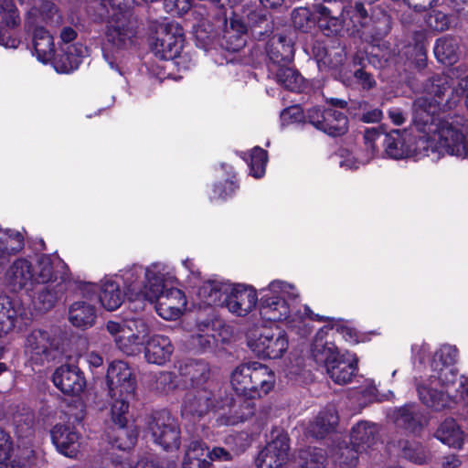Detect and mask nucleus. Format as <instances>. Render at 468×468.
Masks as SVG:
<instances>
[{
	"instance_id": "nucleus-1",
	"label": "nucleus",
	"mask_w": 468,
	"mask_h": 468,
	"mask_svg": "<svg viewBox=\"0 0 468 468\" xmlns=\"http://www.w3.org/2000/svg\"><path fill=\"white\" fill-rule=\"evenodd\" d=\"M451 88L450 77L445 74L432 76L424 85L425 95L417 98L412 106V122L420 133L414 143L406 131L393 130L385 135L386 154L393 159L411 156L439 158L444 154L468 159V125L457 121L438 117L441 100Z\"/></svg>"
},
{
	"instance_id": "nucleus-2",
	"label": "nucleus",
	"mask_w": 468,
	"mask_h": 468,
	"mask_svg": "<svg viewBox=\"0 0 468 468\" xmlns=\"http://www.w3.org/2000/svg\"><path fill=\"white\" fill-rule=\"evenodd\" d=\"M122 278L129 299L138 302L134 310L144 309L146 303H154L159 316L176 320L186 306L185 293L177 288L168 287L172 277L162 263H153L146 269L133 265L126 269Z\"/></svg>"
},
{
	"instance_id": "nucleus-3",
	"label": "nucleus",
	"mask_w": 468,
	"mask_h": 468,
	"mask_svg": "<svg viewBox=\"0 0 468 468\" xmlns=\"http://www.w3.org/2000/svg\"><path fill=\"white\" fill-rule=\"evenodd\" d=\"M213 411L218 413V425H236L254 415L255 403L228 394L218 382L188 391L182 404L183 417L200 418Z\"/></svg>"
},
{
	"instance_id": "nucleus-4",
	"label": "nucleus",
	"mask_w": 468,
	"mask_h": 468,
	"mask_svg": "<svg viewBox=\"0 0 468 468\" xmlns=\"http://www.w3.org/2000/svg\"><path fill=\"white\" fill-rule=\"evenodd\" d=\"M298 292L293 285L282 281L271 282L269 286L261 291L259 311L261 317L270 322H285L289 328L296 331L301 336L311 333L308 320L323 321L325 318L315 314L308 306L304 313L295 310L294 302Z\"/></svg>"
},
{
	"instance_id": "nucleus-5",
	"label": "nucleus",
	"mask_w": 468,
	"mask_h": 468,
	"mask_svg": "<svg viewBox=\"0 0 468 468\" xmlns=\"http://www.w3.org/2000/svg\"><path fill=\"white\" fill-rule=\"evenodd\" d=\"M100 16L107 19L105 48L118 52L128 50L135 44L137 24L128 5L113 3L112 7L101 8Z\"/></svg>"
},
{
	"instance_id": "nucleus-6",
	"label": "nucleus",
	"mask_w": 468,
	"mask_h": 468,
	"mask_svg": "<svg viewBox=\"0 0 468 468\" xmlns=\"http://www.w3.org/2000/svg\"><path fill=\"white\" fill-rule=\"evenodd\" d=\"M230 383L237 394L235 399L251 400L267 395L274 387L275 376L267 366L258 362L238 366L231 373Z\"/></svg>"
},
{
	"instance_id": "nucleus-7",
	"label": "nucleus",
	"mask_w": 468,
	"mask_h": 468,
	"mask_svg": "<svg viewBox=\"0 0 468 468\" xmlns=\"http://www.w3.org/2000/svg\"><path fill=\"white\" fill-rule=\"evenodd\" d=\"M323 329L317 333L312 346V356L317 364H323L332 380L339 385L348 383L357 370L355 354H339L333 346L323 341Z\"/></svg>"
},
{
	"instance_id": "nucleus-8",
	"label": "nucleus",
	"mask_w": 468,
	"mask_h": 468,
	"mask_svg": "<svg viewBox=\"0 0 468 468\" xmlns=\"http://www.w3.org/2000/svg\"><path fill=\"white\" fill-rule=\"evenodd\" d=\"M366 0H355L340 8L346 25V32L349 35L358 34L360 37H371L378 39L385 37L390 30V17L381 14L378 19H373L366 8Z\"/></svg>"
},
{
	"instance_id": "nucleus-9",
	"label": "nucleus",
	"mask_w": 468,
	"mask_h": 468,
	"mask_svg": "<svg viewBox=\"0 0 468 468\" xmlns=\"http://www.w3.org/2000/svg\"><path fill=\"white\" fill-rule=\"evenodd\" d=\"M106 381L113 414L128 412L130 400L136 389V378L132 368L122 360L112 361L107 369Z\"/></svg>"
},
{
	"instance_id": "nucleus-10",
	"label": "nucleus",
	"mask_w": 468,
	"mask_h": 468,
	"mask_svg": "<svg viewBox=\"0 0 468 468\" xmlns=\"http://www.w3.org/2000/svg\"><path fill=\"white\" fill-rule=\"evenodd\" d=\"M106 329L114 338L117 347L127 356H136L149 335V325L143 317H131L122 322L109 321Z\"/></svg>"
},
{
	"instance_id": "nucleus-11",
	"label": "nucleus",
	"mask_w": 468,
	"mask_h": 468,
	"mask_svg": "<svg viewBox=\"0 0 468 468\" xmlns=\"http://www.w3.org/2000/svg\"><path fill=\"white\" fill-rule=\"evenodd\" d=\"M378 440V428L377 424L362 420L353 426L350 432L351 446L346 442L339 443L336 454L340 463L348 467L357 463L358 453L374 446Z\"/></svg>"
},
{
	"instance_id": "nucleus-12",
	"label": "nucleus",
	"mask_w": 468,
	"mask_h": 468,
	"mask_svg": "<svg viewBox=\"0 0 468 468\" xmlns=\"http://www.w3.org/2000/svg\"><path fill=\"white\" fill-rule=\"evenodd\" d=\"M148 431L154 444L164 451L179 449L181 431L177 420L168 410H159L152 414Z\"/></svg>"
},
{
	"instance_id": "nucleus-13",
	"label": "nucleus",
	"mask_w": 468,
	"mask_h": 468,
	"mask_svg": "<svg viewBox=\"0 0 468 468\" xmlns=\"http://www.w3.org/2000/svg\"><path fill=\"white\" fill-rule=\"evenodd\" d=\"M437 386L431 378L418 383L419 398L424 405L437 411L451 408L454 403H461L468 408V378H463L454 397L438 390Z\"/></svg>"
},
{
	"instance_id": "nucleus-14",
	"label": "nucleus",
	"mask_w": 468,
	"mask_h": 468,
	"mask_svg": "<svg viewBox=\"0 0 468 468\" xmlns=\"http://www.w3.org/2000/svg\"><path fill=\"white\" fill-rule=\"evenodd\" d=\"M184 41L182 27L176 22H168L158 27L152 49L162 59H173L180 54Z\"/></svg>"
},
{
	"instance_id": "nucleus-15",
	"label": "nucleus",
	"mask_w": 468,
	"mask_h": 468,
	"mask_svg": "<svg viewBox=\"0 0 468 468\" xmlns=\"http://www.w3.org/2000/svg\"><path fill=\"white\" fill-rule=\"evenodd\" d=\"M258 356L270 359L281 358L288 350V336L281 328H265L260 335L249 343Z\"/></svg>"
},
{
	"instance_id": "nucleus-16",
	"label": "nucleus",
	"mask_w": 468,
	"mask_h": 468,
	"mask_svg": "<svg viewBox=\"0 0 468 468\" xmlns=\"http://www.w3.org/2000/svg\"><path fill=\"white\" fill-rule=\"evenodd\" d=\"M306 118L317 130L333 137L341 136L347 131V117L335 109L312 107L307 110Z\"/></svg>"
},
{
	"instance_id": "nucleus-17",
	"label": "nucleus",
	"mask_w": 468,
	"mask_h": 468,
	"mask_svg": "<svg viewBox=\"0 0 468 468\" xmlns=\"http://www.w3.org/2000/svg\"><path fill=\"white\" fill-rule=\"evenodd\" d=\"M289 439L280 433L259 452L256 463L259 468H282L289 459Z\"/></svg>"
},
{
	"instance_id": "nucleus-18",
	"label": "nucleus",
	"mask_w": 468,
	"mask_h": 468,
	"mask_svg": "<svg viewBox=\"0 0 468 468\" xmlns=\"http://www.w3.org/2000/svg\"><path fill=\"white\" fill-rule=\"evenodd\" d=\"M258 301L254 289L249 286L237 284L229 286L222 305L237 316H246L256 306Z\"/></svg>"
},
{
	"instance_id": "nucleus-19",
	"label": "nucleus",
	"mask_w": 468,
	"mask_h": 468,
	"mask_svg": "<svg viewBox=\"0 0 468 468\" xmlns=\"http://www.w3.org/2000/svg\"><path fill=\"white\" fill-rule=\"evenodd\" d=\"M68 271V266L61 260L42 255L34 268L35 284L58 285L60 281L62 284H66L69 280Z\"/></svg>"
},
{
	"instance_id": "nucleus-20",
	"label": "nucleus",
	"mask_w": 468,
	"mask_h": 468,
	"mask_svg": "<svg viewBox=\"0 0 468 468\" xmlns=\"http://www.w3.org/2000/svg\"><path fill=\"white\" fill-rule=\"evenodd\" d=\"M21 5H31L27 11L26 23L30 27H41L45 24L58 27L62 23V15L56 5L49 0H18Z\"/></svg>"
},
{
	"instance_id": "nucleus-21",
	"label": "nucleus",
	"mask_w": 468,
	"mask_h": 468,
	"mask_svg": "<svg viewBox=\"0 0 468 468\" xmlns=\"http://www.w3.org/2000/svg\"><path fill=\"white\" fill-rule=\"evenodd\" d=\"M52 347L53 339L49 332L34 329L26 336L24 352L32 364L42 365L48 360Z\"/></svg>"
},
{
	"instance_id": "nucleus-22",
	"label": "nucleus",
	"mask_w": 468,
	"mask_h": 468,
	"mask_svg": "<svg viewBox=\"0 0 468 468\" xmlns=\"http://www.w3.org/2000/svg\"><path fill=\"white\" fill-rule=\"evenodd\" d=\"M264 48L268 59V72L277 68L290 65L293 59V42L286 36L275 35L271 37Z\"/></svg>"
},
{
	"instance_id": "nucleus-23",
	"label": "nucleus",
	"mask_w": 468,
	"mask_h": 468,
	"mask_svg": "<svg viewBox=\"0 0 468 468\" xmlns=\"http://www.w3.org/2000/svg\"><path fill=\"white\" fill-rule=\"evenodd\" d=\"M5 281L7 287L13 292L31 291L35 285L32 263L23 258L16 260L7 269Z\"/></svg>"
},
{
	"instance_id": "nucleus-24",
	"label": "nucleus",
	"mask_w": 468,
	"mask_h": 468,
	"mask_svg": "<svg viewBox=\"0 0 468 468\" xmlns=\"http://www.w3.org/2000/svg\"><path fill=\"white\" fill-rule=\"evenodd\" d=\"M54 385L66 395H79L85 388L82 372L75 366L62 365L52 376Z\"/></svg>"
},
{
	"instance_id": "nucleus-25",
	"label": "nucleus",
	"mask_w": 468,
	"mask_h": 468,
	"mask_svg": "<svg viewBox=\"0 0 468 468\" xmlns=\"http://www.w3.org/2000/svg\"><path fill=\"white\" fill-rule=\"evenodd\" d=\"M178 373L182 379L193 388H202L209 386V383L216 382L210 378V367L203 360L186 359L180 362Z\"/></svg>"
},
{
	"instance_id": "nucleus-26",
	"label": "nucleus",
	"mask_w": 468,
	"mask_h": 468,
	"mask_svg": "<svg viewBox=\"0 0 468 468\" xmlns=\"http://www.w3.org/2000/svg\"><path fill=\"white\" fill-rule=\"evenodd\" d=\"M51 440L57 450L69 458H75L80 452V435L74 428L57 424L51 430Z\"/></svg>"
},
{
	"instance_id": "nucleus-27",
	"label": "nucleus",
	"mask_w": 468,
	"mask_h": 468,
	"mask_svg": "<svg viewBox=\"0 0 468 468\" xmlns=\"http://www.w3.org/2000/svg\"><path fill=\"white\" fill-rule=\"evenodd\" d=\"M128 412H120L113 414L111 408V415L116 428L113 429L112 434L109 436V441L112 448L122 451H127L133 448L136 442L137 433L135 430L126 426Z\"/></svg>"
},
{
	"instance_id": "nucleus-28",
	"label": "nucleus",
	"mask_w": 468,
	"mask_h": 468,
	"mask_svg": "<svg viewBox=\"0 0 468 468\" xmlns=\"http://www.w3.org/2000/svg\"><path fill=\"white\" fill-rule=\"evenodd\" d=\"M144 344V357L148 363L162 366L170 361L174 346L169 337L154 335Z\"/></svg>"
},
{
	"instance_id": "nucleus-29",
	"label": "nucleus",
	"mask_w": 468,
	"mask_h": 468,
	"mask_svg": "<svg viewBox=\"0 0 468 468\" xmlns=\"http://www.w3.org/2000/svg\"><path fill=\"white\" fill-rule=\"evenodd\" d=\"M248 33L247 24L240 17L234 16L226 22L222 45L229 51H239L246 45Z\"/></svg>"
},
{
	"instance_id": "nucleus-30",
	"label": "nucleus",
	"mask_w": 468,
	"mask_h": 468,
	"mask_svg": "<svg viewBox=\"0 0 468 468\" xmlns=\"http://www.w3.org/2000/svg\"><path fill=\"white\" fill-rule=\"evenodd\" d=\"M125 271L126 270H124L122 273H124ZM122 275L123 274H122ZM122 279L125 289L124 293L120 290V285L115 281L112 279H106L101 282L99 300L101 305L108 311H114L119 308L122 305L125 296L129 302H131V303L134 304V306L132 307L133 309H134L135 306H138V302L131 301L129 299L123 278L122 277Z\"/></svg>"
},
{
	"instance_id": "nucleus-31",
	"label": "nucleus",
	"mask_w": 468,
	"mask_h": 468,
	"mask_svg": "<svg viewBox=\"0 0 468 468\" xmlns=\"http://www.w3.org/2000/svg\"><path fill=\"white\" fill-rule=\"evenodd\" d=\"M388 417L398 427L413 433L420 431L422 428V417L415 404H406L394 409Z\"/></svg>"
},
{
	"instance_id": "nucleus-32",
	"label": "nucleus",
	"mask_w": 468,
	"mask_h": 468,
	"mask_svg": "<svg viewBox=\"0 0 468 468\" xmlns=\"http://www.w3.org/2000/svg\"><path fill=\"white\" fill-rule=\"evenodd\" d=\"M247 26L251 37L263 40L273 30V22L271 15L262 9H253L247 14Z\"/></svg>"
},
{
	"instance_id": "nucleus-33",
	"label": "nucleus",
	"mask_w": 468,
	"mask_h": 468,
	"mask_svg": "<svg viewBox=\"0 0 468 468\" xmlns=\"http://www.w3.org/2000/svg\"><path fill=\"white\" fill-rule=\"evenodd\" d=\"M337 423V411L331 406L319 412L314 420L309 424L307 431L313 437L322 439L333 432Z\"/></svg>"
},
{
	"instance_id": "nucleus-34",
	"label": "nucleus",
	"mask_w": 468,
	"mask_h": 468,
	"mask_svg": "<svg viewBox=\"0 0 468 468\" xmlns=\"http://www.w3.org/2000/svg\"><path fill=\"white\" fill-rule=\"evenodd\" d=\"M33 47L38 61L46 64L54 58L55 47L53 37L43 27H35Z\"/></svg>"
},
{
	"instance_id": "nucleus-35",
	"label": "nucleus",
	"mask_w": 468,
	"mask_h": 468,
	"mask_svg": "<svg viewBox=\"0 0 468 468\" xmlns=\"http://www.w3.org/2000/svg\"><path fill=\"white\" fill-rule=\"evenodd\" d=\"M96 316L95 307L87 302H75L69 309V321L73 326L80 329L92 326Z\"/></svg>"
},
{
	"instance_id": "nucleus-36",
	"label": "nucleus",
	"mask_w": 468,
	"mask_h": 468,
	"mask_svg": "<svg viewBox=\"0 0 468 468\" xmlns=\"http://www.w3.org/2000/svg\"><path fill=\"white\" fill-rule=\"evenodd\" d=\"M434 437L455 449H462L464 440L463 431L453 419L443 420L435 431Z\"/></svg>"
},
{
	"instance_id": "nucleus-37",
	"label": "nucleus",
	"mask_w": 468,
	"mask_h": 468,
	"mask_svg": "<svg viewBox=\"0 0 468 468\" xmlns=\"http://www.w3.org/2000/svg\"><path fill=\"white\" fill-rule=\"evenodd\" d=\"M19 315H22V309L18 301L0 293V332L12 330Z\"/></svg>"
},
{
	"instance_id": "nucleus-38",
	"label": "nucleus",
	"mask_w": 468,
	"mask_h": 468,
	"mask_svg": "<svg viewBox=\"0 0 468 468\" xmlns=\"http://www.w3.org/2000/svg\"><path fill=\"white\" fill-rule=\"evenodd\" d=\"M86 48L82 45H70L56 58L54 68L58 73H69L77 69L84 57Z\"/></svg>"
},
{
	"instance_id": "nucleus-39",
	"label": "nucleus",
	"mask_w": 468,
	"mask_h": 468,
	"mask_svg": "<svg viewBox=\"0 0 468 468\" xmlns=\"http://www.w3.org/2000/svg\"><path fill=\"white\" fill-rule=\"evenodd\" d=\"M315 10L319 15L317 18V24L320 30L324 35L329 36H338L343 31H346L345 22L339 17L333 15V11L323 5H315Z\"/></svg>"
},
{
	"instance_id": "nucleus-40",
	"label": "nucleus",
	"mask_w": 468,
	"mask_h": 468,
	"mask_svg": "<svg viewBox=\"0 0 468 468\" xmlns=\"http://www.w3.org/2000/svg\"><path fill=\"white\" fill-rule=\"evenodd\" d=\"M458 39L449 35L438 38L433 48L437 60L445 65H452L458 60Z\"/></svg>"
},
{
	"instance_id": "nucleus-41",
	"label": "nucleus",
	"mask_w": 468,
	"mask_h": 468,
	"mask_svg": "<svg viewBox=\"0 0 468 468\" xmlns=\"http://www.w3.org/2000/svg\"><path fill=\"white\" fill-rule=\"evenodd\" d=\"M268 76L288 90L298 92L302 89L303 77L289 65L269 71Z\"/></svg>"
},
{
	"instance_id": "nucleus-42",
	"label": "nucleus",
	"mask_w": 468,
	"mask_h": 468,
	"mask_svg": "<svg viewBox=\"0 0 468 468\" xmlns=\"http://www.w3.org/2000/svg\"><path fill=\"white\" fill-rule=\"evenodd\" d=\"M229 284L218 281H207L199 287L197 294L205 304L222 305Z\"/></svg>"
},
{
	"instance_id": "nucleus-43",
	"label": "nucleus",
	"mask_w": 468,
	"mask_h": 468,
	"mask_svg": "<svg viewBox=\"0 0 468 468\" xmlns=\"http://www.w3.org/2000/svg\"><path fill=\"white\" fill-rule=\"evenodd\" d=\"M431 371L432 374L429 378L445 388L454 384L458 377V370L455 367L441 366L437 362L431 363Z\"/></svg>"
},
{
	"instance_id": "nucleus-44",
	"label": "nucleus",
	"mask_w": 468,
	"mask_h": 468,
	"mask_svg": "<svg viewBox=\"0 0 468 468\" xmlns=\"http://www.w3.org/2000/svg\"><path fill=\"white\" fill-rule=\"evenodd\" d=\"M65 290L66 284H62L61 281L58 285L46 284L37 297V303L40 304L39 309L43 311L51 309Z\"/></svg>"
},
{
	"instance_id": "nucleus-45",
	"label": "nucleus",
	"mask_w": 468,
	"mask_h": 468,
	"mask_svg": "<svg viewBox=\"0 0 468 468\" xmlns=\"http://www.w3.org/2000/svg\"><path fill=\"white\" fill-rule=\"evenodd\" d=\"M314 52L318 63H322L332 69H336L341 66L346 58L343 48L329 50L325 48L314 47Z\"/></svg>"
},
{
	"instance_id": "nucleus-46",
	"label": "nucleus",
	"mask_w": 468,
	"mask_h": 468,
	"mask_svg": "<svg viewBox=\"0 0 468 468\" xmlns=\"http://www.w3.org/2000/svg\"><path fill=\"white\" fill-rule=\"evenodd\" d=\"M24 245V237L16 230L6 229L0 237V246L8 253L9 257L19 252Z\"/></svg>"
},
{
	"instance_id": "nucleus-47",
	"label": "nucleus",
	"mask_w": 468,
	"mask_h": 468,
	"mask_svg": "<svg viewBox=\"0 0 468 468\" xmlns=\"http://www.w3.org/2000/svg\"><path fill=\"white\" fill-rule=\"evenodd\" d=\"M211 323L209 320H205L197 324V333L192 335V345L200 350H206L212 346L215 338L209 334Z\"/></svg>"
},
{
	"instance_id": "nucleus-48",
	"label": "nucleus",
	"mask_w": 468,
	"mask_h": 468,
	"mask_svg": "<svg viewBox=\"0 0 468 468\" xmlns=\"http://www.w3.org/2000/svg\"><path fill=\"white\" fill-rule=\"evenodd\" d=\"M267 161L268 154L265 150L261 147L253 148L249 162L251 176L256 178L261 177L265 174Z\"/></svg>"
},
{
	"instance_id": "nucleus-49",
	"label": "nucleus",
	"mask_w": 468,
	"mask_h": 468,
	"mask_svg": "<svg viewBox=\"0 0 468 468\" xmlns=\"http://www.w3.org/2000/svg\"><path fill=\"white\" fill-rule=\"evenodd\" d=\"M0 15L7 27L14 28L19 26L20 16L14 0H0Z\"/></svg>"
},
{
	"instance_id": "nucleus-50",
	"label": "nucleus",
	"mask_w": 468,
	"mask_h": 468,
	"mask_svg": "<svg viewBox=\"0 0 468 468\" xmlns=\"http://www.w3.org/2000/svg\"><path fill=\"white\" fill-rule=\"evenodd\" d=\"M403 455L406 459L422 464L427 461V453L424 447L419 442L405 441L401 446Z\"/></svg>"
},
{
	"instance_id": "nucleus-51",
	"label": "nucleus",
	"mask_w": 468,
	"mask_h": 468,
	"mask_svg": "<svg viewBox=\"0 0 468 468\" xmlns=\"http://www.w3.org/2000/svg\"><path fill=\"white\" fill-rule=\"evenodd\" d=\"M292 21L296 28L307 31L314 24V17L307 7H297L292 12Z\"/></svg>"
},
{
	"instance_id": "nucleus-52",
	"label": "nucleus",
	"mask_w": 468,
	"mask_h": 468,
	"mask_svg": "<svg viewBox=\"0 0 468 468\" xmlns=\"http://www.w3.org/2000/svg\"><path fill=\"white\" fill-rule=\"evenodd\" d=\"M458 357V349L454 346L444 345L434 354L431 363H438L441 366L454 367Z\"/></svg>"
},
{
	"instance_id": "nucleus-53",
	"label": "nucleus",
	"mask_w": 468,
	"mask_h": 468,
	"mask_svg": "<svg viewBox=\"0 0 468 468\" xmlns=\"http://www.w3.org/2000/svg\"><path fill=\"white\" fill-rule=\"evenodd\" d=\"M426 26L435 31H444L449 28V17L441 11H431L425 16Z\"/></svg>"
},
{
	"instance_id": "nucleus-54",
	"label": "nucleus",
	"mask_w": 468,
	"mask_h": 468,
	"mask_svg": "<svg viewBox=\"0 0 468 468\" xmlns=\"http://www.w3.org/2000/svg\"><path fill=\"white\" fill-rule=\"evenodd\" d=\"M409 60L419 70L423 69L427 65V51L422 41L419 40L416 44L410 48Z\"/></svg>"
},
{
	"instance_id": "nucleus-55",
	"label": "nucleus",
	"mask_w": 468,
	"mask_h": 468,
	"mask_svg": "<svg viewBox=\"0 0 468 468\" xmlns=\"http://www.w3.org/2000/svg\"><path fill=\"white\" fill-rule=\"evenodd\" d=\"M208 448L204 442L198 440L192 441L186 451V454L183 462L196 463L197 461H207L202 459L205 455V452H207Z\"/></svg>"
},
{
	"instance_id": "nucleus-56",
	"label": "nucleus",
	"mask_w": 468,
	"mask_h": 468,
	"mask_svg": "<svg viewBox=\"0 0 468 468\" xmlns=\"http://www.w3.org/2000/svg\"><path fill=\"white\" fill-rule=\"evenodd\" d=\"M155 386L154 388L162 392L173 390L177 387L176 382V377L174 373L168 371H161L154 375Z\"/></svg>"
},
{
	"instance_id": "nucleus-57",
	"label": "nucleus",
	"mask_w": 468,
	"mask_h": 468,
	"mask_svg": "<svg viewBox=\"0 0 468 468\" xmlns=\"http://www.w3.org/2000/svg\"><path fill=\"white\" fill-rule=\"evenodd\" d=\"M380 136H381V133L376 128H369L365 131V134H364L365 144H366L367 150L370 152V156H368L365 160L360 161L359 164L367 163L375 155V153L377 152L375 142Z\"/></svg>"
},
{
	"instance_id": "nucleus-58",
	"label": "nucleus",
	"mask_w": 468,
	"mask_h": 468,
	"mask_svg": "<svg viewBox=\"0 0 468 468\" xmlns=\"http://www.w3.org/2000/svg\"><path fill=\"white\" fill-rule=\"evenodd\" d=\"M237 188L235 182L231 179H226L224 183L215 185L213 188L212 199L221 198L225 199L230 196Z\"/></svg>"
},
{
	"instance_id": "nucleus-59",
	"label": "nucleus",
	"mask_w": 468,
	"mask_h": 468,
	"mask_svg": "<svg viewBox=\"0 0 468 468\" xmlns=\"http://www.w3.org/2000/svg\"><path fill=\"white\" fill-rule=\"evenodd\" d=\"M354 77L357 83L361 85L364 90H370L376 86V80L373 76L367 72L364 69H359L355 71Z\"/></svg>"
},
{
	"instance_id": "nucleus-60",
	"label": "nucleus",
	"mask_w": 468,
	"mask_h": 468,
	"mask_svg": "<svg viewBox=\"0 0 468 468\" xmlns=\"http://www.w3.org/2000/svg\"><path fill=\"white\" fill-rule=\"evenodd\" d=\"M12 441L10 436L0 429V463L10 457Z\"/></svg>"
},
{
	"instance_id": "nucleus-61",
	"label": "nucleus",
	"mask_w": 468,
	"mask_h": 468,
	"mask_svg": "<svg viewBox=\"0 0 468 468\" xmlns=\"http://www.w3.org/2000/svg\"><path fill=\"white\" fill-rule=\"evenodd\" d=\"M165 8L178 14L186 13L191 7V0H165Z\"/></svg>"
},
{
	"instance_id": "nucleus-62",
	"label": "nucleus",
	"mask_w": 468,
	"mask_h": 468,
	"mask_svg": "<svg viewBox=\"0 0 468 468\" xmlns=\"http://www.w3.org/2000/svg\"><path fill=\"white\" fill-rule=\"evenodd\" d=\"M383 117V112L378 108L364 109L360 120L366 123L379 122Z\"/></svg>"
},
{
	"instance_id": "nucleus-63",
	"label": "nucleus",
	"mask_w": 468,
	"mask_h": 468,
	"mask_svg": "<svg viewBox=\"0 0 468 468\" xmlns=\"http://www.w3.org/2000/svg\"><path fill=\"white\" fill-rule=\"evenodd\" d=\"M460 16L468 20V0H444Z\"/></svg>"
},
{
	"instance_id": "nucleus-64",
	"label": "nucleus",
	"mask_w": 468,
	"mask_h": 468,
	"mask_svg": "<svg viewBox=\"0 0 468 468\" xmlns=\"http://www.w3.org/2000/svg\"><path fill=\"white\" fill-rule=\"evenodd\" d=\"M405 11L400 17V21L402 25L408 28H411L419 20L420 14L419 12L423 11L424 9H415Z\"/></svg>"
}]
</instances>
